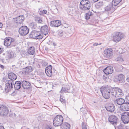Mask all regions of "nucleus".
I'll return each mask as SVG.
<instances>
[{"instance_id":"6","label":"nucleus","mask_w":129,"mask_h":129,"mask_svg":"<svg viewBox=\"0 0 129 129\" xmlns=\"http://www.w3.org/2000/svg\"><path fill=\"white\" fill-rule=\"evenodd\" d=\"M29 36L34 39H42L43 37V35L41 34L40 32L35 30L32 31Z\"/></svg>"},{"instance_id":"18","label":"nucleus","mask_w":129,"mask_h":129,"mask_svg":"<svg viewBox=\"0 0 129 129\" xmlns=\"http://www.w3.org/2000/svg\"><path fill=\"white\" fill-rule=\"evenodd\" d=\"M113 68L111 66L107 67L105 68L103 70L104 73L106 75L111 74L113 72Z\"/></svg>"},{"instance_id":"19","label":"nucleus","mask_w":129,"mask_h":129,"mask_svg":"<svg viewBox=\"0 0 129 129\" xmlns=\"http://www.w3.org/2000/svg\"><path fill=\"white\" fill-rule=\"evenodd\" d=\"M41 32L45 35H47L49 32L48 28L46 25L41 26Z\"/></svg>"},{"instance_id":"8","label":"nucleus","mask_w":129,"mask_h":129,"mask_svg":"<svg viewBox=\"0 0 129 129\" xmlns=\"http://www.w3.org/2000/svg\"><path fill=\"white\" fill-rule=\"evenodd\" d=\"M121 119L125 124L128 123L129 122V112H124L121 114Z\"/></svg>"},{"instance_id":"57","label":"nucleus","mask_w":129,"mask_h":129,"mask_svg":"<svg viewBox=\"0 0 129 129\" xmlns=\"http://www.w3.org/2000/svg\"><path fill=\"white\" fill-rule=\"evenodd\" d=\"M101 43H100L99 44H98V43H97V46L98 45H101Z\"/></svg>"},{"instance_id":"54","label":"nucleus","mask_w":129,"mask_h":129,"mask_svg":"<svg viewBox=\"0 0 129 129\" xmlns=\"http://www.w3.org/2000/svg\"><path fill=\"white\" fill-rule=\"evenodd\" d=\"M97 46V43H95L93 44V46Z\"/></svg>"},{"instance_id":"17","label":"nucleus","mask_w":129,"mask_h":129,"mask_svg":"<svg viewBox=\"0 0 129 129\" xmlns=\"http://www.w3.org/2000/svg\"><path fill=\"white\" fill-rule=\"evenodd\" d=\"M13 39H12L11 38H7L4 41V44L5 46H8L10 45L12 46H13V43H14Z\"/></svg>"},{"instance_id":"31","label":"nucleus","mask_w":129,"mask_h":129,"mask_svg":"<svg viewBox=\"0 0 129 129\" xmlns=\"http://www.w3.org/2000/svg\"><path fill=\"white\" fill-rule=\"evenodd\" d=\"M35 19L36 22L39 23H42L43 22L42 18L38 16H36L35 17Z\"/></svg>"},{"instance_id":"61","label":"nucleus","mask_w":129,"mask_h":129,"mask_svg":"<svg viewBox=\"0 0 129 129\" xmlns=\"http://www.w3.org/2000/svg\"><path fill=\"white\" fill-rule=\"evenodd\" d=\"M81 109H82V108H80V109H81Z\"/></svg>"},{"instance_id":"34","label":"nucleus","mask_w":129,"mask_h":129,"mask_svg":"<svg viewBox=\"0 0 129 129\" xmlns=\"http://www.w3.org/2000/svg\"><path fill=\"white\" fill-rule=\"evenodd\" d=\"M116 60L119 63L122 62L123 61V59L120 55L118 56L116 58Z\"/></svg>"},{"instance_id":"4","label":"nucleus","mask_w":129,"mask_h":129,"mask_svg":"<svg viewBox=\"0 0 129 129\" xmlns=\"http://www.w3.org/2000/svg\"><path fill=\"white\" fill-rule=\"evenodd\" d=\"M112 96L115 97L116 98H120L123 96L124 94L122 90L118 87H113Z\"/></svg>"},{"instance_id":"48","label":"nucleus","mask_w":129,"mask_h":129,"mask_svg":"<svg viewBox=\"0 0 129 129\" xmlns=\"http://www.w3.org/2000/svg\"><path fill=\"white\" fill-rule=\"evenodd\" d=\"M0 67L3 70L5 68L3 66V65H2L1 64H0Z\"/></svg>"},{"instance_id":"27","label":"nucleus","mask_w":129,"mask_h":129,"mask_svg":"<svg viewBox=\"0 0 129 129\" xmlns=\"http://www.w3.org/2000/svg\"><path fill=\"white\" fill-rule=\"evenodd\" d=\"M35 52V48L33 47H31L28 48L27 52L28 54L30 55H33L34 54Z\"/></svg>"},{"instance_id":"49","label":"nucleus","mask_w":129,"mask_h":129,"mask_svg":"<svg viewBox=\"0 0 129 129\" xmlns=\"http://www.w3.org/2000/svg\"><path fill=\"white\" fill-rule=\"evenodd\" d=\"M91 2L92 3H94L97 2V0H91Z\"/></svg>"},{"instance_id":"25","label":"nucleus","mask_w":129,"mask_h":129,"mask_svg":"<svg viewBox=\"0 0 129 129\" xmlns=\"http://www.w3.org/2000/svg\"><path fill=\"white\" fill-rule=\"evenodd\" d=\"M21 82L19 81H17L14 84V88L15 89L18 90L21 87L22 84Z\"/></svg>"},{"instance_id":"26","label":"nucleus","mask_w":129,"mask_h":129,"mask_svg":"<svg viewBox=\"0 0 129 129\" xmlns=\"http://www.w3.org/2000/svg\"><path fill=\"white\" fill-rule=\"evenodd\" d=\"M124 76L122 74H120L118 75L117 79L119 82L123 83L124 82Z\"/></svg>"},{"instance_id":"50","label":"nucleus","mask_w":129,"mask_h":129,"mask_svg":"<svg viewBox=\"0 0 129 129\" xmlns=\"http://www.w3.org/2000/svg\"><path fill=\"white\" fill-rule=\"evenodd\" d=\"M0 129H5L4 127L2 126H0Z\"/></svg>"},{"instance_id":"39","label":"nucleus","mask_w":129,"mask_h":129,"mask_svg":"<svg viewBox=\"0 0 129 129\" xmlns=\"http://www.w3.org/2000/svg\"><path fill=\"white\" fill-rule=\"evenodd\" d=\"M69 89V88L67 87H62L61 91H60L61 92H68V90Z\"/></svg>"},{"instance_id":"5","label":"nucleus","mask_w":129,"mask_h":129,"mask_svg":"<svg viewBox=\"0 0 129 129\" xmlns=\"http://www.w3.org/2000/svg\"><path fill=\"white\" fill-rule=\"evenodd\" d=\"M63 121L62 116L60 115H58L54 118L53 123L55 126H58L61 125Z\"/></svg>"},{"instance_id":"10","label":"nucleus","mask_w":129,"mask_h":129,"mask_svg":"<svg viewBox=\"0 0 129 129\" xmlns=\"http://www.w3.org/2000/svg\"><path fill=\"white\" fill-rule=\"evenodd\" d=\"M29 32L28 28L27 26H22L19 29V32L21 35L24 36L27 34Z\"/></svg>"},{"instance_id":"60","label":"nucleus","mask_w":129,"mask_h":129,"mask_svg":"<svg viewBox=\"0 0 129 129\" xmlns=\"http://www.w3.org/2000/svg\"><path fill=\"white\" fill-rule=\"evenodd\" d=\"M126 129H129V128L128 127H126Z\"/></svg>"},{"instance_id":"21","label":"nucleus","mask_w":129,"mask_h":129,"mask_svg":"<svg viewBox=\"0 0 129 129\" xmlns=\"http://www.w3.org/2000/svg\"><path fill=\"white\" fill-rule=\"evenodd\" d=\"M9 80H8L12 81L14 82V81L16 80L17 77L16 75L13 72H11L9 73L8 75Z\"/></svg>"},{"instance_id":"42","label":"nucleus","mask_w":129,"mask_h":129,"mask_svg":"<svg viewBox=\"0 0 129 129\" xmlns=\"http://www.w3.org/2000/svg\"><path fill=\"white\" fill-rule=\"evenodd\" d=\"M52 66L51 65H50L46 68L45 71H52Z\"/></svg>"},{"instance_id":"16","label":"nucleus","mask_w":129,"mask_h":129,"mask_svg":"<svg viewBox=\"0 0 129 129\" xmlns=\"http://www.w3.org/2000/svg\"><path fill=\"white\" fill-rule=\"evenodd\" d=\"M21 81L22 87L24 89H27L30 88L31 84L29 82L24 80L23 81L21 80Z\"/></svg>"},{"instance_id":"38","label":"nucleus","mask_w":129,"mask_h":129,"mask_svg":"<svg viewBox=\"0 0 129 129\" xmlns=\"http://www.w3.org/2000/svg\"><path fill=\"white\" fill-rule=\"evenodd\" d=\"M106 76H105L103 75V76H101V77H99V78H101L102 79V80H103L104 81L106 82L107 81V79L108 77H107V75H106Z\"/></svg>"},{"instance_id":"3","label":"nucleus","mask_w":129,"mask_h":129,"mask_svg":"<svg viewBox=\"0 0 129 129\" xmlns=\"http://www.w3.org/2000/svg\"><path fill=\"white\" fill-rule=\"evenodd\" d=\"M108 120V122L110 123V124L113 125L115 129H116V126L119 122L117 117L114 115H111L109 116Z\"/></svg>"},{"instance_id":"1","label":"nucleus","mask_w":129,"mask_h":129,"mask_svg":"<svg viewBox=\"0 0 129 129\" xmlns=\"http://www.w3.org/2000/svg\"><path fill=\"white\" fill-rule=\"evenodd\" d=\"M113 87L110 86H102L100 88V90L103 97L106 99H109L111 94L112 95Z\"/></svg>"},{"instance_id":"14","label":"nucleus","mask_w":129,"mask_h":129,"mask_svg":"<svg viewBox=\"0 0 129 129\" xmlns=\"http://www.w3.org/2000/svg\"><path fill=\"white\" fill-rule=\"evenodd\" d=\"M105 107L108 111L110 112H113L115 110V106L112 104H108Z\"/></svg>"},{"instance_id":"32","label":"nucleus","mask_w":129,"mask_h":129,"mask_svg":"<svg viewBox=\"0 0 129 129\" xmlns=\"http://www.w3.org/2000/svg\"><path fill=\"white\" fill-rule=\"evenodd\" d=\"M35 19L36 22L39 23H42L43 22L42 18L38 16H36L35 17Z\"/></svg>"},{"instance_id":"43","label":"nucleus","mask_w":129,"mask_h":129,"mask_svg":"<svg viewBox=\"0 0 129 129\" xmlns=\"http://www.w3.org/2000/svg\"><path fill=\"white\" fill-rule=\"evenodd\" d=\"M47 12V11L45 10H44L42 11H40L39 13V14L41 15H42L43 14H46Z\"/></svg>"},{"instance_id":"30","label":"nucleus","mask_w":129,"mask_h":129,"mask_svg":"<svg viewBox=\"0 0 129 129\" xmlns=\"http://www.w3.org/2000/svg\"><path fill=\"white\" fill-rule=\"evenodd\" d=\"M35 19L36 22L39 23H42L43 22L42 18L38 16H36L35 17Z\"/></svg>"},{"instance_id":"35","label":"nucleus","mask_w":129,"mask_h":129,"mask_svg":"<svg viewBox=\"0 0 129 129\" xmlns=\"http://www.w3.org/2000/svg\"><path fill=\"white\" fill-rule=\"evenodd\" d=\"M58 35L60 37H61L63 35L64 32L62 30H59L57 31V32Z\"/></svg>"},{"instance_id":"7","label":"nucleus","mask_w":129,"mask_h":129,"mask_svg":"<svg viewBox=\"0 0 129 129\" xmlns=\"http://www.w3.org/2000/svg\"><path fill=\"white\" fill-rule=\"evenodd\" d=\"M124 34L121 32H116L115 33L113 36V41L117 43L120 41L124 37Z\"/></svg>"},{"instance_id":"23","label":"nucleus","mask_w":129,"mask_h":129,"mask_svg":"<svg viewBox=\"0 0 129 129\" xmlns=\"http://www.w3.org/2000/svg\"><path fill=\"white\" fill-rule=\"evenodd\" d=\"M33 70L32 67L30 66H28L25 68L22 73L25 75H27L28 73L31 72Z\"/></svg>"},{"instance_id":"55","label":"nucleus","mask_w":129,"mask_h":129,"mask_svg":"<svg viewBox=\"0 0 129 129\" xmlns=\"http://www.w3.org/2000/svg\"><path fill=\"white\" fill-rule=\"evenodd\" d=\"M82 129H87L86 127L85 126L83 127Z\"/></svg>"},{"instance_id":"20","label":"nucleus","mask_w":129,"mask_h":129,"mask_svg":"<svg viewBox=\"0 0 129 129\" xmlns=\"http://www.w3.org/2000/svg\"><path fill=\"white\" fill-rule=\"evenodd\" d=\"M61 24V22L59 20H54L51 21L50 25L51 26L58 27Z\"/></svg>"},{"instance_id":"12","label":"nucleus","mask_w":129,"mask_h":129,"mask_svg":"<svg viewBox=\"0 0 129 129\" xmlns=\"http://www.w3.org/2000/svg\"><path fill=\"white\" fill-rule=\"evenodd\" d=\"M9 113V110L7 107L2 105L0 107V115L2 116H6Z\"/></svg>"},{"instance_id":"41","label":"nucleus","mask_w":129,"mask_h":129,"mask_svg":"<svg viewBox=\"0 0 129 129\" xmlns=\"http://www.w3.org/2000/svg\"><path fill=\"white\" fill-rule=\"evenodd\" d=\"M60 101L62 104H64L66 102L64 98L63 97L62 95H61L60 96Z\"/></svg>"},{"instance_id":"33","label":"nucleus","mask_w":129,"mask_h":129,"mask_svg":"<svg viewBox=\"0 0 129 129\" xmlns=\"http://www.w3.org/2000/svg\"><path fill=\"white\" fill-rule=\"evenodd\" d=\"M104 5L103 1L97 0V9L101 8Z\"/></svg>"},{"instance_id":"13","label":"nucleus","mask_w":129,"mask_h":129,"mask_svg":"<svg viewBox=\"0 0 129 129\" xmlns=\"http://www.w3.org/2000/svg\"><path fill=\"white\" fill-rule=\"evenodd\" d=\"M119 109V111L122 112L129 111V103H125L121 105Z\"/></svg>"},{"instance_id":"9","label":"nucleus","mask_w":129,"mask_h":129,"mask_svg":"<svg viewBox=\"0 0 129 129\" xmlns=\"http://www.w3.org/2000/svg\"><path fill=\"white\" fill-rule=\"evenodd\" d=\"M6 87L5 89L6 92H8L12 89L13 88V86L14 85V82L12 81L7 80L5 82Z\"/></svg>"},{"instance_id":"29","label":"nucleus","mask_w":129,"mask_h":129,"mask_svg":"<svg viewBox=\"0 0 129 129\" xmlns=\"http://www.w3.org/2000/svg\"><path fill=\"white\" fill-rule=\"evenodd\" d=\"M61 127V128L63 129H70V125L68 123L64 122Z\"/></svg>"},{"instance_id":"45","label":"nucleus","mask_w":129,"mask_h":129,"mask_svg":"<svg viewBox=\"0 0 129 129\" xmlns=\"http://www.w3.org/2000/svg\"><path fill=\"white\" fill-rule=\"evenodd\" d=\"M32 26L31 28L34 29H35L37 27V24L35 23H33L32 24Z\"/></svg>"},{"instance_id":"47","label":"nucleus","mask_w":129,"mask_h":129,"mask_svg":"<svg viewBox=\"0 0 129 129\" xmlns=\"http://www.w3.org/2000/svg\"><path fill=\"white\" fill-rule=\"evenodd\" d=\"M98 97H99V98L98 99V101L100 102L102 101H103V99H102L103 98L101 96H99Z\"/></svg>"},{"instance_id":"36","label":"nucleus","mask_w":129,"mask_h":129,"mask_svg":"<svg viewBox=\"0 0 129 129\" xmlns=\"http://www.w3.org/2000/svg\"><path fill=\"white\" fill-rule=\"evenodd\" d=\"M14 56V52L13 51H11L9 52L8 57L9 59L13 58Z\"/></svg>"},{"instance_id":"44","label":"nucleus","mask_w":129,"mask_h":129,"mask_svg":"<svg viewBox=\"0 0 129 129\" xmlns=\"http://www.w3.org/2000/svg\"><path fill=\"white\" fill-rule=\"evenodd\" d=\"M116 129H123V126L122 124H120L118 126L116 127Z\"/></svg>"},{"instance_id":"37","label":"nucleus","mask_w":129,"mask_h":129,"mask_svg":"<svg viewBox=\"0 0 129 129\" xmlns=\"http://www.w3.org/2000/svg\"><path fill=\"white\" fill-rule=\"evenodd\" d=\"M92 15V13L91 12H89L86 14V15L85 16V18L86 19L88 20L89 19L90 16Z\"/></svg>"},{"instance_id":"51","label":"nucleus","mask_w":129,"mask_h":129,"mask_svg":"<svg viewBox=\"0 0 129 129\" xmlns=\"http://www.w3.org/2000/svg\"><path fill=\"white\" fill-rule=\"evenodd\" d=\"M126 80L127 82H129V77H128Z\"/></svg>"},{"instance_id":"59","label":"nucleus","mask_w":129,"mask_h":129,"mask_svg":"<svg viewBox=\"0 0 129 129\" xmlns=\"http://www.w3.org/2000/svg\"><path fill=\"white\" fill-rule=\"evenodd\" d=\"M1 48H0V53H1Z\"/></svg>"},{"instance_id":"15","label":"nucleus","mask_w":129,"mask_h":129,"mask_svg":"<svg viewBox=\"0 0 129 129\" xmlns=\"http://www.w3.org/2000/svg\"><path fill=\"white\" fill-rule=\"evenodd\" d=\"M114 104L122 105H123L125 102V100L123 98H116V100H113Z\"/></svg>"},{"instance_id":"58","label":"nucleus","mask_w":129,"mask_h":129,"mask_svg":"<svg viewBox=\"0 0 129 129\" xmlns=\"http://www.w3.org/2000/svg\"><path fill=\"white\" fill-rule=\"evenodd\" d=\"M21 61L19 60V63H20V64H21Z\"/></svg>"},{"instance_id":"24","label":"nucleus","mask_w":129,"mask_h":129,"mask_svg":"<svg viewBox=\"0 0 129 129\" xmlns=\"http://www.w3.org/2000/svg\"><path fill=\"white\" fill-rule=\"evenodd\" d=\"M121 1L122 0H113L112 4L114 6L118 5V7H119L122 4L121 3Z\"/></svg>"},{"instance_id":"22","label":"nucleus","mask_w":129,"mask_h":129,"mask_svg":"<svg viewBox=\"0 0 129 129\" xmlns=\"http://www.w3.org/2000/svg\"><path fill=\"white\" fill-rule=\"evenodd\" d=\"M24 18L23 15L19 16L15 19L16 23L18 24L22 23L24 20Z\"/></svg>"},{"instance_id":"46","label":"nucleus","mask_w":129,"mask_h":129,"mask_svg":"<svg viewBox=\"0 0 129 129\" xmlns=\"http://www.w3.org/2000/svg\"><path fill=\"white\" fill-rule=\"evenodd\" d=\"M101 76H99V77L98 78V79L97 80L99 81V83H103V82L102 79V78H99V77H101Z\"/></svg>"},{"instance_id":"28","label":"nucleus","mask_w":129,"mask_h":129,"mask_svg":"<svg viewBox=\"0 0 129 129\" xmlns=\"http://www.w3.org/2000/svg\"><path fill=\"white\" fill-rule=\"evenodd\" d=\"M113 5L112 4H110L106 6L105 8V11H110L112 9L114 10V8L113 9Z\"/></svg>"},{"instance_id":"56","label":"nucleus","mask_w":129,"mask_h":129,"mask_svg":"<svg viewBox=\"0 0 129 129\" xmlns=\"http://www.w3.org/2000/svg\"><path fill=\"white\" fill-rule=\"evenodd\" d=\"M53 45H54V46H55L56 45V44L55 43H53Z\"/></svg>"},{"instance_id":"53","label":"nucleus","mask_w":129,"mask_h":129,"mask_svg":"<svg viewBox=\"0 0 129 129\" xmlns=\"http://www.w3.org/2000/svg\"><path fill=\"white\" fill-rule=\"evenodd\" d=\"M47 129H53L51 127L48 126L47 127Z\"/></svg>"},{"instance_id":"40","label":"nucleus","mask_w":129,"mask_h":129,"mask_svg":"<svg viewBox=\"0 0 129 129\" xmlns=\"http://www.w3.org/2000/svg\"><path fill=\"white\" fill-rule=\"evenodd\" d=\"M46 75L48 77H51L52 76V71H45Z\"/></svg>"},{"instance_id":"11","label":"nucleus","mask_w":129,"mask_h":129,"mask_svg":"<svg viewBox=\"0 0 129 129\" xmlns=\"http://www.w3.org/2000/svg\"><path fill=\"white\" fill-rule=\"evenodd\" d=\"M104 56L107 58H111L113 55V51L111 48H109L106 49L104 52Z\"/></svg>"},{"instance_id":"52","label":"nucleus","mask_w":129,"mask_h":129,"mask_svg":"<svg viewBox=\"0 0 129 129\" xmlns=\"http://www.w3.org/2000/svg\"><path fill=\"white\" fill-rule=\"evenodd\" d=\"M3 26V24L2 23L0 22V28H1Z\"/></svg>"},{"instance_id":"2","label":"nucleus","mask_w":129,"mask_h":129,"mask_svg":"<svg viewBox=\"0 0 129 129\" xmlns=\"http://www.w3.org/2000/svg\"><path fill=\"white\" fill-rule=\"evenodd\" d=\"M91 7L90 2L88 0H82L80 2L79 8L82 10H88Z\"/></svg>"}]
</instances>
